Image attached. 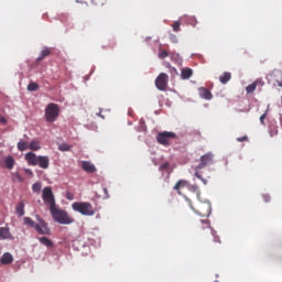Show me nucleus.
Returning a JSON list of instances; mask_svg holds the SVG:
<instances>
[{
    "mask_svg": "<svg viewBox=\"0 0 282 282\" xmlns=\"http://www.w3.org/2000/svg\"><path fill=\"white\" fill-rule=\"evenodd\" d=\"M230 78H232V74H230L229 72H225L223 75L219 76L221 85H227Z\"/></svg>",
    "mask_w": 282,
    "mask_h": 282,
    "instance_id": "6ab92c4d",
    "label": "nucleus"
},
{
    "mask_svg": "<svg viewBox=\"0 0 282 282\" xmlns=\"http://www.w3.org/2000/svg\"><path fill=\"white\" fill-rule=\"evenodd\" d=\"M191 76H193V69H191V68L182 69L181 77L183 78V80H188V78H191Z\"/></svg>",
    "mask_w": 282,
    "mask_h": 282,
    "instance_id": "412c9836",
    "label": "nucleus"
},
{
    "mask_svg": "<svg viewBox=\"0 0 282 282\" xmlns=\"http://www.w3.org/2000/svg\"><path fill=\"white\" fill-rule=\"evenodd\" d=\"M0 123L8 124V119H6V117L0 116Z\"/></svg>",
    "mask_w": 282,
    "mask_h": 282,
    "instance_id": "58836bf2",
    "label": "nucleus"
},
{
    "mask_svg": "<svg viewBox=\"0 0 282 282\" xmlns=\"http://www.w3.org/2000/svg\"><path fill=\"white\" fill-rule=\"evenodd\" d=\"M51 215L57 224H62L64 226H67L69 224H74V220L72 217H69V214L63 209H58L55 207L51 208Z\"/></svg>",
    "mask_w": 282,
    "mask_h": 282,
    "instance_id": "20e7f679",
    "label": "nucleus"
},
{
    "mask_svg": "<svg viewBox=\"0 0 282 282\" xmlns=\"http://www.w3.org/2000/svg\"><path fill=\"white\" fill-rule=\"evenodd\" d=\"M58 150L59 151H72V145H69L68 143H62L58 145Z\"/></svg>",
    "mask_w": 282,
    "mask_h": 282,
    "instance_id": "cd10ccee",
    "label": "nucleus"
},
{
    "mask_svg": "<svg viewBox=\"0 0 282 282\" xmlns=\"http://www.w3.org/2000/svg\"><path fill=\"white\" fill-rule=\"evenodd\" d=\"M265 117H267L265 113H263V115L260 117V122H261V124H263V122H264V120H265Z\"/></svg>",
    "mask_w": 282,
    "mask_h": 282,
    "instance_id": "a19ab883",
    "label": "nucleus"
},
{
    "mask_svg": "<svg viewBox=\"0 0 282 282\" xmlns=\"http://www.w3.org/2000/svg\"><path fill=\"white\" fill-rule=\"evenodd\" d=\"M25 161L30 166H40V169H50V158L48 156H36L33 152H29L24 156Z\"/></svg>",
    "mask_w": 282,
    "mask_h": 282,
    "instance_id": "f03ea898",
    "label": "nucleus"
},
{
    "mask_svg": "<svg viewBox=\"0 0 282 282\" xmlns=\"http://www.w3.org/2000/svg\"><path fill=\"white\" fill-rule=\"evenodd\" d=\"M52 54V48L50 47H44L41 51V55L36 58V63H41L44 58H47Z\"/></svg>",
    "mask_w": 282,
    "mask_h": 282,
    "instance_id": "4468645a",
    "label": "nucleus"
},
{
    "mask_svg": "<svg viewBox=\"0 0 282 282\" xmlns=\"http://www.w3.org/2000/svg\"><path fill=\"white\" fill-rule=\"evenodd\" d=\"M186 202L189 204V208H192V210H195V213H197V215H199L200 217H210V213L213 210L210 202H199L197 205V209L193 207V203L189 198H186Z\"/></svg>",
    "mask_w": 282,
    "mask_h": 282,
    "instance_id": "39448f33",
    "label": "nucleus"
},
{
    "mask_svg": "<svg viewBox=\"0 0 282 282\" xmlns=\"http://www.w3.org/2000/svg\"><path fill=\"white\" fill-rule=\"evenodd\" d=\"M214 162H215V154H213V152H208L200 156L199 164L196 166L195 169L196 172L194 175L195 177H197V180H200L203 184H208V181L202 177V174H199V171H202V169H206V166H212Z\"/></svg>",
    "mask_w": 282,
    "mask_h": 282,
    "instance_id": "f257e3e1",
    "label": "nucleus"
},
{
    "mask_svg": "<svg viewBox=\"0 0 282 282\" xmlns=\"http://www.w3.org/2000/svg\"><path fill=\"white\" fill-rule=\"evenodd\" d=\"M32 191H33V193H40V191H41V183H34L32 185Z\"/></svg>",
    "mask_w": 282,
    "mask_h": 282,
    "instance_id": "2f4dec72",
    "label": "nucleus"
},
{
    "mask_svg": "<svg viewBox=\"0 0 282 282\" xmlns=\"http://www.w3.org/2000/svg\"><path fill=\"white\" fill-rule=\"evenodd\" d=\"M169 56V52L161 50L159 52V58H161V61H164V58H166Z\"/></svg>",
    "mask_w": 282,
    "mask_h": 282,
    "instance_id": "7c9ffc66",
    "label": "nucleus"
},
{
    "mask_svg": "<svg viewBox=\"0 0 282 282\" xmlns=\"http://www.w3.org/2000/svg\"><path fill=\"white\" fill-rule=\"evenodd\" d=\"M14 261V258L12 257V253L6 252L0 259V263L2 265H10Z\"/></svg>",
    "mask_w": 282,
    "mask_h": 282,
    "instance_id": "ddd939ff",
    "label": "nucleus"
},
{
    "mask_svg": "<svg viewBox=\"0 0 282 282\" xmlns=\"http://www.w3.org/2000/svg\"><path fill=\"white\" fill-rule=\"evenodd\" d=\"M24 225L29 226L30 228H36V223L34 220H32V218L30 217H24L23 218Z\"/></svg>",
    "mask_w": 282,
    "mask_h": 282,
    "instance_id": "393cba45",
    "label": "nucleus"
},
{
    "mask_svg": "<svg viewBox=\"0 0 282 282\" xmlns=\"http://www.w3.org/2000/svg\"><path fill=\"white\" fill-rule=\"evenodd\" d=\"M12 234H10V229L8 227H0V239H10Z\"/></svg>",
    "mask_w": 282,
    "mask_h": 282,
    "instance_id": "a211bd4d",
    "label": "nucleus"
},
{
    "mask_svg": "<svg viewBox=\"0 0 282 282\" xmlns=\"http://www.w3.org/2000/svg\"><path fill=\"white\" fill-rule=\"evenodd\" d=\"M186 186H189L188 181L186 180H180L175 185H174V191H177L180 195V188H186Z\"/></svg>",
    "mask_w": 282,
    "mask_h": 282,
    "instance_id": "f3484780",
    "label": "nucleus"
},
{
    "mask_svg": "<svg viewBox=\"0 0 282 282\" xmlns=\"http://www.w3.org/2000/svg\"><path fill=\"white\" fill-rule=\"evenodd\" d=\"M82 169L83 171H85L86 173H96V165H94L91 162L89 161H83L82 162Z\"/></svg>",
    "mask_w": 282,
    "mask_h": 282,
    "instance_id": "9b49d317",
    "label": "nucleus"
},
{
    "mask_svg": "<svg viewBox=\"0 0 282 282\" xmlns=\"http://www.w3.org/2000/svg\"><path fill=\"white\" fill-rule=\"evenodd\" d=\"M198 228H203V230L210 228V221L208 219H202L198 224Z\"/></svg>",
    "mask_w": 282,
    "mask_h": 282,
    "instance_id": "a878e982",
    "label": "nucleus"
},
{
    "mask_svg": "<svg viewBox=\"0 0 282 282\" xmlns=\"http://www.w3.org/2000/svg\"><path fill=\"white\" fill-rule=\"evenodd\" d=\"M256 89H257V86H256L254 83H252V84H250V85H248V86L246 87L247 94H254V90H256Z\"/></svg>",
    "mask_w": 282,
    "mask_h": 282,
    "instance_id": "bb28decb",
    "label": "nucleus"
},
{
    "mask_svg": "<svg viewBox=\"0 0 282 282\" xmlns=\"http://www.w3.org/2000/svg\"><path fill=\"white\" fill-rule=\"evenodd\" d=\"M155 87L159 91H166L169 87V75L166 73H160L155 79Z\"/></svg>",
    "mask_w": 282,
    "mask_h": 282,
    "instance_id": "1a4fd4ad",
    "label": "nucleus"
},
{
    "mask_svg": "<svg viewBox=\"0 0 282 282\" xmlns=\"http://www.w3.org/2000/svg\"><path fill=\"white\" fill-rule=\"evenodd\" d=\"M101 191L104 195H101L100 197H102V199H109V189H107V187H102Z\"/></svg>",
    "mask_w": 282,
    "mask_h": 282,
    "instance_id": "473e14b6",
    "label": "nucleus"
},
{
    "mask_svg": "<svg viewBox=\"0 0 282 282\" xmlns=\"http://www.w3.org/2000/svg\"><path fill=\"white\" fill-rule=\"evenodd\" d=\"M28 149H30V144H28V142L21 140L18 142V150L19 151H28Z\"/></svg>",
    "mask_w": 282,
    "mask_h": 282,
    "instance_id": "b1692460",
    "label": "nucleus"
},
{
    "mask_svg": "<svg viewBox=\"0 0 282 282\" xmlns=\"http://www.w3.org/2000/svg\"><path fill=\"white\" fill-rule=\"evenodd\" d=\"M237 142H248V135L237 138Z\"/></svg>",
    "mask_w": 282,
    "mask_h": 282,
    "instance_id": "c9c22d12",
    "label": "nucleus"
},
{
    "mask_svg": "<svg viewBox=\"0 0 282 282\" xmlns=\"http://www.w3.org/2000/svg\"><path fill=\"white\" fill-rule=\"evenodd\" d=\"M181 21H185L187 25H192L193 28L197 25V18L195 17L183 15Z\"/></svg>",
    "mask_w": 282,
    "mask_h": 282,
    "instance_id": "2eb2a0df",
    "label": "nucleus"
},
{
    "mask_svg": "<svg viewBox=\"0 0 282 282\" xmlns=\"http://www.w3.org/2000/svg\"><path fill=\"white\" fill-rule=\"evenodd\" d=\"M67 199H72V196H69V194H68V197H67Z\"/></svg>",
    "mask_w": 282,
    "mask_h": 282,
    "instance_id": "c03bdc74",
    "label": "nucleus"
},
{
    "mask_svg": "<svg viewBox=\"0 0 282 282\" xmlns=\"http://www.w3.org/2000/svg\"><path fill=\"white\" fill-rule=\"evenodd\" d=\"M215 241H219V238H215Z\"/></svg>",
    "mask_w": 282,
    "mask_h": 282,
    "instance_id": "a18cd8bd",
    "label": "nucleus"
},
{
    "mask_svg": "<svg viewBox=\"0 0 282 282\" xmlns=\"http://www.w3.org/2000/svg\"><path fill=\"white\" fill-rule=\"evenodd\" d=\"M182 23H180V21H175L173 24H172V29L174 32H180V28H181Z\"/></svg>",
    "mask_w": 282,
    "mask_h": 282,
    "instance_id": "c756f323",
    "label": "nucleus"
},
{
    "mask_svg": "<svg viewBox=\"0 0 282 282\" xmlns=\"http://www.w3.org/2000/svg\"><path fill=\"white\" fill-rule=\"evenodd\" d=\"M197 198L199 199V193L197 194Z\"/></svg>",
    "mask_w": 282,
    "mask_h": 282,
    "instance_id": "de8ad7c7",
    "label": "nucleus"
},
{
    "mask_svg": "<svg viewBox=\"0 0 282 282\" xmlns=\"http://www.w3.org/2000/svg\"><path fill=\"white\" fill-rule=\"evenodd\" d=\"M170 41H171L172 43H177V35L171 34V35H170Z\"/></svg>",
    "mask_w": 282,
    "mask_h": 282,
    "instance_id": "e433bc0d",
    "label": "nucleus"
},
{
    "mask_svg": "<svg viewBox=\"0 0 282 282\" xmlns=\"http://www.w3.org/2000/svg\"><path fill=\"white\" fill-rule=\"evenodd\" d=\"M25 173H26V175H30L31 177H32V175H34V173H33L32 170H30V169H26V170H25Z\"/></svg>",
    "mask_w": 282,
    "mask_h": 282,
    "instance_id": "ea45409f",
    "label": "nucleus"
},
{
    "mask_svg": "<svg viewBox=\"0 0 282 282\" xmlns=\"http://www.w3.org/2000/svg\"><path fill=\"white\" fill-rule=\"evenodd\" d=\"M42 199L46 206H50V210L56 206V200L54 199V192H52V187L43 188Z\"/></svg>",
    "mask_w": 282,
    "mask_h": 282,
    "instance_id": "6e6552de",
    "label": "nucleus"
},
{
    "mask_svg": "<svg viewBox=\"0 0 282 282\" xmlns=\"http://www.w3.org/2000/svg\"><path fill=\"white\" fill-rule=\"evenodd\" d=\"M15 213L18 217H23V215H25V203L23 202L18 203L15 206Z\"/></svg>",
    "mask_w": 282,
    "mask_h": 282,
    "instance_id": "dca6fc26",
    "label": "nucleus"
},
{
    "mask_svg": "<svg viewBox=\"0 0 282 282\" xmlns=\"http://www.w3.org/2000/svg\"><path fill=\"white\" fill-rule=\"evenodd\" d=\"M169 166H170L169 162H165V163L160 165L159 170L160 171H166V169H169Z\"/></svg>",
    "mask_w": 282,
    "mask_h": 282,
    "instance_id": "f704fd0d",
    "label": "nucleus"
},
{
    "mask_svg": "<svg viewBox=\"0 0 282 282\" xmlns=\"http://www.w3.org/2000/svg\"><path fill=\"white\" fill-rule=\"evenodd\" d=\"M39 241L42 243V246H46V248H52V246H54V242H52V240H50L47 237H40Z\"/></svg>",
    "mask_w": 282,
    "mask_h": 282,
    "instance_id": "4be33fe9",
    "label": "nucleus"
},
{
    "mask_svg": "<svg viewBox=\"0 0 282 282\" xmlns=\"http://www.w3.org/2000/svg\"><path fill=\"white\" fill-rule=\"evenodd\" d=\"M175 138H177L175 132L163 131L158 133L156 142L162 144V147H170L171 140H175Z\"/></svg>",
    "mask_w": 282,
    "mask_h": 282,
    "instance_id": "0eeeda50",
    "label": "nucleus"
},
{
    "mask_svg": "<svg viewBox=\"0 0 282 282\" xmlns=\"http://www.w3.org/2000/svg\"><path fill=\"white\" fill-rule=\"evenodd\" d=\"M198 94L200 98H204L205 100H213V94L210 93V90H208V88L200 87L198 89Z\"/></svg>",
    "mask_w": 282,
    "mask_h": 282,
    "instance_id": "f8f14e48",
    "label": "nucleus"
},
{
    "mask_svg": "<svg viewBox=\"0 0 282 282\" xmlns=\"http://www.w3.org/2000/svg\"><path fill=\"white\" fill-rule=\"evenodd\" d=\"M36 219L39 221L37 225H35V230L39 235H50V227H47V223L41 218V216H36Z\"/></svg>",
    "mask_w": 282,
    "mask_h": 282,
    "instance_id": "9d476101",
    "label": "nucleus"
},
{
    "mask_svg": "<svg viewBox=\"0 0 282 282\" xmlns=\"http://www.w3.org/2000/svg\"><path fill=\"white\" fill-rule=\"evenodd\" d=\"M29 149L31 151H41V142L39 141H32L30 144H29Z\"/></svg>",
    "mask_w": 282,
    "mask_h": 282,
    "instance_id": "5701e85b",
    "label": "nucleus"
},
{
    "mask_svg": "<svg viewBox=\"0 0 282 282\" xmlns=\"http://www.w3.org/2000/svg\"><path fill=\"white\" fill-rule=\"evenodd\" d=\"M263 200L267 203L270 202V196L268 194L263 195Z\"/></svg>",
    "mask_w": 282,
    "mask_h": 282,
    "instance_id": "79ce46f5",
    "label": "nucleus"
},
{
    "mask_svg": "<svg viewBox=\"0 0 282 282\" xmlns=\"http://www.w3.org/2000/svg\"><path fill=\"white\" fill-rule=\"evenodd\" d=\"M36 89H39V84H36V83H30V84L28 85V90H29V91H36Z\"/></svg>",
    "mask_w": 282,
    "mask_h": 282,
    "instance_id": "c85d7f7f",
    "label": "nucleus"
},
{
    "mask_svg": "<svg viewBox=\"0 0 282 282\" xmlns=\"http://www.w3.org/2000/svg\"><path fill=\"white\" fill-rule=\"evenodd\" d=\"M72 208L75 213H79L85 217H94L96 215V208L89 202H75L72 204Z\"/></svg>",
    "mask_w": 282,
    "mask_h": 282,
    "instance_id": "7ed1b4c3",
    "label": "nucleus"
},
{
    "mask_svg": "<svg viewBox=\"0 0 282 282\" xmlns=\"http://www.w3.org/2000/svg\"><path fill=\"white\" fill-rule=\"evenodd\" d=\"M194 191H197V186L193 185Z\"/></svg>",
    "mask_w": 282,
    "mask_h": 282,
    "instance_id": "37998d69",
    "label": "nucleus"
},
{
    "mask_svg": "<svg viewBox=\"0 0 282 282\" xmlns=\"http://www.w3.org/2000/svg\"><path fill=\"white\" fill-rule=\"evenodd\" d=\"M76 3H80V1L76 0Z\"/></svg>",
    "mask_w": 282,
    "mask_h": 282,
    "instance_id": "49530a36",
    "label": "nucleus"
},
{
    "mask_svg": "<svg viewBox=\"0 0 282 282\" xmlns=\"http://www.w3.org/2000/svg\"><path fill=\"white\" fill-rule=\"evenodd\" d=\"M15 181L20 182V183L23 182V176H21V174L17 173L15 174Z\"/></svg>",
    "mask_w": 282,
    "mask_h": 282,
    "instance_id": "4c0bfd02",
    "label": "nucleus"
},
{
    "mask_svg": "<svg viewBox=\"0 0 282 282\" xmlns=\"http://www.w3.org/2000/svg\"><path fill=\"white\" fill-rule=\"evenodd\" d=\"M256 84V87H263L265 85V82H263V78H258L253 82Z\"/></svg>",
    "mask_w": 282,
    "mask_h": 282,
    "instance_id": "72a5a7b5",
    "label": "nucleus"
},
{
    "mask_svg": "<svg viewBox=\"0 0 282 282\" xmlns=\"http://www.w3.org/2000/svg\"><path fill=\"white\" fill-rule=\"evenodd\" d=\"M59 113H61V108H58V105L51 102L45 108L44 118L47 122H56Z\"/></svg>",
    "mask_w": 282,
    "mask_h": 282,
    "instance_id": "423d86ee",
    "label": "nucleus"
},
{
    "mask_svg": "<svg viewBox=\"0 0 282 282\" xmlns=\"http://www.w3.org/2000/svg\"><path fill=\"white\" fill-rule=\"evenodd\" d=\"M6 167L9 169V171H12L14 169V158L12 155H9L4 159Z\"/></svg>",
    "mask_w": 282,
    "mask_h": 282,
    "instance_id": "aec40b11",
    "label": "nucleus"
}]
</instances>
